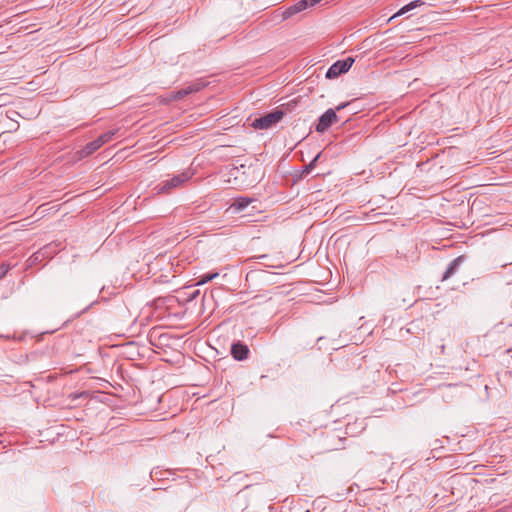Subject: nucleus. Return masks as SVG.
Returning <instances> with one entry per match:
<instances>
[{"label":"nucleus","instance_id":"4","mask_svg":"<svg viewBox=\"0 0 512 512\" xmlns=\"http://www.w3.org/2000/svg\"><path fill=\"white\" fill-rule=\"evenodd\" d=\"M354 63V59L351 57H348L344 60H338L336 61L327 71L326 77L327 78H335L339 75L347 72L352 64Z\"/></svg>","mask_w":512,"mask_h":512},{"label":"nucleus","instance_id":"20","mask_svg":"<svg viewBox=\"0 0 512 512\" xmlns=\"http://www.w3.org/2000/svg\"><path fill=\"white\" fill-rule=\"evenodd\" d=\"M314 2L320 3L322 0H313Z\"/></svg>","mask_w":512,"mask_h":512},{"label":"nucleus","instance_id":"10","mask_svg":"<svg viewBox=\"0 0 512 512\" xmlns=\"http://www.w3.org/2000/svg\"><path fill=\"white\" fill-rule=\"evenodd\" d=\"M251 202H252L251 198L239 197L234 200V202L230 206V209H232L233 212H240V211L244 210Z\"/></svg>","mask_w":512,"mask_h":512},{"label":"nucleus","instance_id":"14","mask_svg":"<svg viewBox=\"0 0 512 512\" xmlns=\"http://www.w3.org/2000/svg\"><path fill=\"white\" fill-rule=\"evenodd\" d=\"M187 96V92L184 90V88L178 90L177 92H174L173 95H172V98L174 100H178V99H181L183 97Z\"/></svg>","mask_w":512,"mask_h":512},{"label":"nucleus","instance_id":"7","mask_svg":"<svg viewBox=\"0 0 512 512\" xmlns=\"http://www.w3.org/2000/svg\"><path fill=\"white\" fill-rule=\"evenodd\" d=\"M424 5H425V2L422 0L412 1V2L408 3L407 5L403 6L401 9H399L392 17L389 18L388 21H391L396 17L402 16V15H404L418 7L424 6Z\"/></svg>","mask_w":512,"mask_h":512},{"label":"nucleus","instance_id":"18","mask_svg":"<svg viewBox=\"0 0 512 512\" xmlns=\"http://www.w3.org/2000/svg\"><path fill=\"white\" fill-rule=\"evenodd\" d=\"M320 157V154L316 155L315 158L312 160V162L309 164V166H312Z\"/></svg>","mask_w":512,"mask_h":512},{"label":"nucleus","instance_id":"12","mask_svg":"<svg viewBox=\"0 0 512 512\" xmlns=\"http://www.w3.org/2000/svg\"><path fill=\"white\" fill-rule=\"evenodd\" d=\"M118 130H110V131H107L105 133H103L102 135H100L98 137V142H100V144L103 146L104 144L110 142L113 137L115 136V134L117 133Z\"/></svg>","mask_w":512,"mask_h":512},{"label":"nucleus","instance_id":"8","mask_svg":"<svg viewBox=\"0 0 512 512\" xmlns=\"http://www.w3.org/2000/svg\"><path fill=\"white\" fill-rule=\"evenodd\" d=\"M463 259H464L463 256H459L450 262L448 268L446 269V271L443 275V278H442L443 281L447 280L455 273V271L458 269L460 264L463 262Z\"/></svg>","mask_w":512,"mask_h":512},{"label":"nucleus","instance_id":"6","mask_svg":"<svg viewBox=\"0 0 512 512\" xmlns=\"http://www.w3.org/2000/svg\"><path fill=\"white\" fill-rule=\"evenodd\" d=\"M248 353V347L240 342L234 343L231 347V354L236 360L242 361L247 359Z\"/></svg>","mask_w":512,"mask_h":512},{"label":"nucleus","instance_id":"11","mask_svg":"<svg viewBox=\"0 0 512 512\" xmlns=\"http://www.w3.org/2000/svg\"><path fill=\"white\" fill-rule=\"evenodd\" d=\"M205 86H206L205 82H203V81H195V82L187 85L186 87H184V90L187 92V95H189V94H192V93H195V92H199Z\"/></svg>","mask_w":512,"mask_h":512},{"label":"nucleus","instance_id":"13","mask_svg":"<svg viewBox=\"0 0 512 512\" xmlns=\"http://www.w3.org/2000/svg\"><path fill=\"white\" fill-rule=\"evenodd\" d=\"M218 275L219 274L217 272L204 274V275L200 276L199 280L196 283V286L204 285L207 282L218 277Z\"/></svg>","mask_w":512,"mask_h":512},{"label":"nucleus","instance_id":"17","mask_svg":"<svg viewBox=\"0 0 512 512\" xmlns=\"http://www.w3.org/2000/svg\"><path fill=\"white\" fill-rule=\"evenodd\" d=\"M198 295H199V290H197V291L193 292V293H192V295H191V297H190V299H191V300H193V299H195Z\"/></svg>","mask_w":512,"mask_h":512},{"label":"nucleus","instance_id":"2","mask_svg":"<svg viewBox=\"0 0 512 512\" xmlns=\"http://www.w3.org/2000/svg\"><path fill=\"white\" fill-rule=\"evenodd\" d=\"M349 103H341L336 106L335 109L326 110L319 118V121L316 125V131L323 133L325 132L333 123L338 121V116L336 111H340L344 109Z\"/></svg>","mask_w":512,"mask_h":512},{"label":"nucleus","instance_id":"1","mask_svg":"<svg viewBox=\"0 0 512 512\" xmlns=\"http://www.w3.org/2000/svg\"><path fill=\"white\" fill-rule=\"evenodd\" d=\"M193 175L194 172L191 169H187L178 175H174L171 179L162 181L154 188V190L156 191V194H168L173 189L178 188L189 181Z\"/></svg>","mask_w":512,"mask_h":512},{"label":"nucleus","instance_id":"16","mask_svg":"<svg viewBox=\"0 0 512 512\" xmlns=\"http://www.w3.org/2000/svg\"><path fill=\"white\" fill-rule=\"evenodd\" d=\"M18 127H19V125H18V124H13L12 126H10V127L8 128V130H7V131H8V132L15 131V130H17V129H18Z\"/></svg>","mask_w":512,"mask_h":512},{"label":"nucleus","instance_id":"5","mask_svg":"<svg viewBox=\"0 0 512 512\" xmlns=\"http://www.w3.org/2000/svg\"><path fill=\"white\" fill-rule=\"evenodd\" d=\"M316 4H318V3L314 2L313 0H300L297 3H295L294 5L288 7L285 11H283L282 18L288 19V18L292 17L293 15L306 10L309 7H313Z\"/></svg>","mask_w":512,"mask_h":512},{"label":"nucleus","instance_id":"3","mask_svg":"<svg viewBox=\"0 0 512 512\" xmlns=\"http://www.w3.org/2000/svg\"><path fill=\"white\" fill-rule=\"evenodd\" d=\"M284 113L280 110L268 113L260 118H256L252 126L256 129H269L277 124L283 118Z\"/></svg>","mask_w":512,"mask_h":512},{"label":"nucleus","instance_id":"15","mask_svg":"<svg viewBox=\"0 0 512 512\" xmlns=\"http://www.w3.org/2000/svg\"><path fill=\"white\" fill-rule=\"evenodd\" d=\"M9 270H10V266L9 265L1 264L0 265V279L5 277Z\"/></svg>","mask_w":512,"mask_h":512},{"label":"nucleus","instance_id":"9","mask_svg":"<svg viewBox=\"0 0 512 512\" xmlns=\"http://www.w3.org/2000/svg\"><path fill=\"white\" fill-rule=\"evenodd\" d=\"M102 145L98 142V138L94 141L87 143L80 151L81 157H87L97 151Z\"/></svg>","mask_w":512,"mask_h":512},{"label":"nucleus","instance_id":"19","mask_svg":"<svg viewBox=\"0 0 512 512\" xmlns=\"http://www.w3.org/2000/svg\"><path fill=\"white\" fill-rule=\"evenodd\" d=\"M5 132H6V131H4V130H2V129L0 128V137H1Z\"/></svg>","mask_w":512,"mask_h":512}]
</instances>
